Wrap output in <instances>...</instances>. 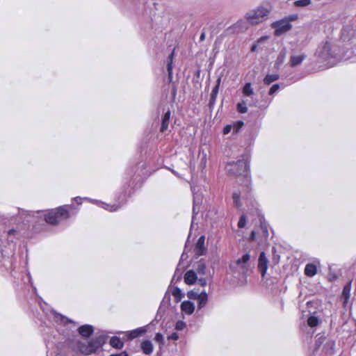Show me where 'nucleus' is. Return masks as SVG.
<instances>
[{
  "mask_svg": "<svg viewBox=\"0 0 356 356\" xmlns=\"http://www.w3.org/2000/svg\"><path fill=\"white\" fill-rule=\"evenodd\" d=\"M106 338L103 335L95 337L90 341H77L76 348L80 353L88 355L95 353L105 343Z\"/></svg>",
  "mask_w": 356,
  "mask_h": 356,
  "instance_id": "f257e3e1",
  "label": "nucleus"
},
{
  "mask_svg": "<svg viewBox=\"0 0 356 356\" xmlns=\"http://www.w3.org/2000/svg\"><path fill=\"white\" fill-rule=\"evenodd\" d=\"M250 254H243L241 257L231 261L229 269L234 274L245 275L251 268Z\"/></svg>",
  "mask_w": 356,
  "mask_h": 356,
  "instance_id": "f03ea898",
  "label": "nucleus"
},
{
  "mask_svg": "<svg viewBox=\"0 0 356 356\" xmlns=\"http://www.w3.org/2000/svg\"><path fill=\"white\" fill-rule=\"evenodd\" d=\"M71 208L72 206L65 205L56 209L50 210L44 215V220L49 224H58L60 221L70 217L69 209Z\"/></svg>",
  "mask_w": 356,
  "mask_h": 356,
  "instance_id": "7ed1b4c3",
  "label": "nucleus"
},
{
  "mask_svg": "<svg viewBox=\"0 0 356 356\" xmlns=\"http://www.w3.org/2000/svg\"><path fill=\"white\" fill-rule=\"evenodd\" d=\"M227 171L234 175L236 176H244L245 177L247 181L248 178V161L245 159L238 160L236 162H230L228 163L226 165Z\"/></svg>",
  "mask_w": 356,
  "mask_h": 356,
  "instance_id": "20e7f679",
  "label": "nucleus"
},
{
  "mask_svg": "<svg viewBox=\"0 0 356 356\" xmlns=\"http://www.w3.org/2000/svg\"><path fill=\"white\" fill-rule=\"evenodd\" d=\"M269 10L264 7H259L247 13L245 19L251 24H257L265 21Z\"/></svg>",
  "mask_w": 356,
  "mask_h": 356,
  "instance_id": "39448f33",
  "label": "nucleus"
},
{
  "mask_svg": "<svg viewBox=\"0 0 356 356\" xmlns=\"http://www.w3.org/2000/svg\"><path fill=\"white\" fill-rule=\"evenodd\" d=\"M335 346L334 341L320 337L316 341V350H321L322 352L332 353Z\"/></svg>",
  "mask_w": 356,
  "mask_h": 356,
  "instance_id": "423d86ee",
  "label": "nucleus"
},
{
  "mask_svg": "<svg viewBox=\"0 0 356 356\" xmlns=\"http://www.w3.org/2000/svg\"><path fill=\"white\" fill-rule=\"evenodd\" d=\"M271 26L275 29V35L277 36L282 35L292 28V25L284 19L273 22Z\"/></svg>",
  "mask_w": 356,
  "mask_h": 356,
  "instance_id": "0eeeda50",
  "label": "nucleus"
},
{
  "mask_svg": "<svg viewBox=\"0 0 356 356\" xmlns=\"http://www.w3.org/2000/svg\"><path fill=\"white\" fill-rule=\"evenodd\" d=\"M188 297L190 298L197 299L199 309L204 307L206 305L208 300V295L204 291H202L200 294L192 291L188 293Z\"/></svg>",
  "mask_w": 356,
  "mask_h": 356,
  "instance_id": "6e6552de",
  "label": "nucleus"
},
{
  "mask_svg": "<svg viewBox=\"0 0 356 356\" xmlns=\"http://www.w3.org/2000/svg\"><path fill=\"white\" fill-rule=\"evenodd\" d=\"M268 261L266 257V254L261 252L258 260V269L260 271L261 276L264 277L268 269Z\"/></svg>",
  "mask_w": 356,
  "mask_h": 356,
  "instance_id": "1a4fd4ad",
  "label": "nucleus"
},
{
  "mask_svg": "<svg viewBox=\"0 0 356 356\" xmlns=\"http://www.w3.org/2000/svg\"><path fill=\"white\" fill-rule=\"evenodd\" d=\"M306 56L304 54H292L290 56L289 65L291 67H295L300 65L305 59Z\"/></svg>",
  "mask_w": 356,
  "mask_h": 356,
  "instance_id": "9d476101",
  "label": "nucleus"
},
{
  "mask_svg": "<svg viewBox=\"0 0 356 356\" xmlns=\"http://www.w3.org/2000/svg\"><path fill=\"white\" fill-rule=\"evenodd\" d=\"M193 191V219L194 218V215L197 214L199 212L200 207L202 204V197L201 194L195 193L194 189Z\"/></svg>",
  "mask_w": 356,
  "mask_h": 356,
  "instance_id": "9b49d317",
  "label": "nucleus"
},
{
  "mask_svg": "<svg viewBox=\"0 0 356 356\" xmlns=\"http://www.w3.org/2000/svg\"><path fill=\"white\" fill-rule=\"evenodd\" d=\"M90 202L95 203L109 211H115L121 207L120 204H108L96 200H89Z\"/></svg>",
  "mask_w": 356,
  "mask_h": 356,
  "instance_id": "f8f14e48",
  "label": "nucleus"
},
{
  "mask_svg": "<svg viewBox=\"0 0 356 356\" xmlns=\"http://www.w3.org/2000/svg\"><path fill=\"white\" fill-rule=\"evenodd\" d=\"M204 241L205 237L204 236H201L195 245V254L197 256H200L204 254L206 252V249L204 248Z\"/></svg>",
  "mask_w": 356,
  "mask_h": 356,
  "instance_id": "ddd939ff",
  "label": "nucleus"
},
{
  "mask_svg": "<svg viewBox=\"0 0 356 356\" xmlns=\"http://www.w3.org/2000/svg\"><path fill=\"white\" fill-rule=\"evenodd\" d=\"M170 115H171V113H170V110H168L164 113V115L162 118V120H161V126L160 128L161 132H164L168 129V125H169V122H170Z\"/></svg>",
  "mask_w": 356,
  "mask_h": 356,
  "instance_id": "4468645a",
  "label": "nucleus"
},
{
  "mask_svg": "<svg viewBox=\"0 0 356 356\" xmlns=\"http://www.w3.org/2000/svg\"><path fill=\"white\" fill-rule=\"evenodd\" d=\"M93 331V327L90 325H84L79 327V333L83 337H89Z\"/></svg>",
  "mask_w": 356,
  "mask_h": 356,
  "instance_id": "2eb2a0df",
  "label": "nucleus"
},
{
  "mask_svg": "<svg viewBox=\"0 0 356 356\" xmlns=\"http://www.w3.org/2000/svg\"><path fill=\"white\" fill-rule=\"evenodd\" d=\"M181 309L182 312L187 314H191L193 313L195 306L193 302L190 301H184L181 305Z\"/></svg>",
  "mask_w": 356,
  "mask_h": 356,
  "instance_id": "dca6fc26",
  "label": "nucleus"
},
{
  "mask_svg": "<svg viewBox=\"0 0 356 356\" xmlns=\"http://www.w3.org/2000/svg\"><path fill=\"white\" fill-rule=\"evenodd\" d=\"M147 332L145 327H138L137 329L133 330L131 332H129L127 333V336L130 339L136 338L143 334H145Z\"/></svg>",
  "mask_w": 356,
  "mask_h": 356,
  "instance_id": "f3484780",
  "label": "nucleus"
},
{
  "mask_svg": "<svg viewBox=\"0 0 356 356\" xmlns=\"http://www.w3.org/2000/svg\"><path fill=\"white\" fill-rule=\"evenodd\" d=\"M197 280V275L193 270H188L184 276V281L187 284H193Z\"/></svg>",
  "mask_w": 356,
  "mask_h": 356,
  "instance_id": "a211bd4d",
  "label": "nucleus"
},
{
  "mask_svg": "<svg viewBox=\"0 0 356 356\" xmlns=\"http://www.w3.org/2000/svg\"><path fill=\"white\" fill-rule=\"evenodd\" d=\"M141 349L144 354L150 355L153 351L152 343L149 340H145L141 343Z\"/></svg>",
  "mask_w": 356,
  "mask_h": 356,
  "instance_id": "6ab92c4d",
  "label": "nucleus"
},
{
  "mask_svg": "<svg viewBox=\"0 0 356 356\" xmlns=\"http://www.w3.org/2000/svg\"><path fill=\"white\" fill-rule=\"evenodd\" d=\"M350 290H351V283L348 282L346 284L342 291V298L343 299V303L346 304L350 298Z\"/></svg>",
  "mask_w": 356,
  "mask_h": 356,
  "instance_id": "aec40b11",
  "label": "nucleus"
},
{
  "mask_svg": "<svg viewBox=\"0 0 356 356\" xmlns=\"http://www.w3.org/2000/svg\"><path fill=\"white\" fill-rule=\"evenodd\" d=\"M316 266L313 264H307L305 268V274L309 277H313L316 274Z\"/></svg>",
  "mask_w": 356,
  "mask_h": 356,
  "instance_id": "412c9836",
  "label": "nucleus"
},
{
  "mask_svg": "<svg viewBox=\"0 0 356 356\" xmlns=\"http://www.w3.org/2000/svg\"><path fill=\"white\" fill-rule=\"evenodd\" d=\"M110 345L113 348L121 349L123 348L124 343L119 337H113L110 339Z\"/></svg>",
  "mask_w": 356,
  "mask_h": 356,
  "instance_id": "4be33fe9",
  "label": "nucleus"
},
{
  "mask_svg": "<svg viewBox=\"0 0 356 356\" xmlns=\"http://www.w3.org/2000/svg\"><path fill=\"white\" fill-rule=\"evenodd\" d=\"M323 51H318V54L320 57L322 58L326 59L328 56H330V46L328 43H325L323 47Z\"/></svg>",
  "mask_w": 356,
  "mask_h": 356,
  "instance_id": "5701e85b",
  "label": "nucleus"
},
{
  "mask_svg": "<svg viewBox=\"0 0 356 356\" xmlns=\"http://www.w3.org/2000/svg\"><path fill=\"white\" fill-rule=\"evenodd\" d=\"M279 79V75L277 74H267L264 79V83L266 85H270L273 81H277Z\"/></svg>",
  "mask_w": 356,
  "mask_h": 356,
  "instance_id": "b1692460",
  "label": "nucleus"
},
{
  "mask_svg": "<svg viewBox=\"0 0 356 356\" xmlns=\"http://www.w3.org/2000/svg\"><path fill=\"white\" fill-rule=\"evenodd\" d=\"M286 49H282L278 56H277V61H276V63L275 65L279 67L280 65H281L285 60V58H286Z\"/></svg>",
  "mask_w": 356,
  "mask_h": 356,
  "instance_id": "393cba45",
  "label": "nucleus"
},
{
  "mask_svg": "<svg viewBox=\"0 0 356 356\" xmlns=\"http://www.w3.org/2000/svg\"><path fill=\"white\" fill-rule=\"evenodd\" d=\"M196 270L199 275H205L206 273V264L202 261L200 260L197 264Z\"/></svg>",
  "mask_w": 356,
  "mask_h": 356,
  "instance_id": "a878e982",
  "label": "nucleus"
},
{
  "mask_svg": "<svg viewBox=\"0 0 356 356\" xmlns=\"http://www.w3.org/2000/svg\"><path fill=\"white\" fill-rule=\"evenodd\" d=\"M243 93L246 96H252L254 93L253 88L250 83H246L243 88Z\"/></svg>",
  "mask_w": 356,
  "mask_h": 356,
  "instance_id": "bb28decb",
  "label": "nucleus"
},
{
  "mask_svg": "<svg viewBox=\"0 0 356 356\" xmlns=\"http://www.w3.org/2000/svg\"><path fill=\"white\" fill-rule=\"evenodd\" d=\"M240 192H234L232 195V198L234 200V204L237 209H240L242 204L240 202Z\"/></svg>",
  "mask_w": 356,
  "mask_h": 356,
  "instance_id": "cd10ccee",
  "label": "nucleus"
},
{
  "mask_svg": "<svg viewBox=\"0 0 356 356\" xmlns=\"http://www.w3.org/2000/svg\"><path fill=\"white\" fill-rule=\"evenodd\" d=\"M172 57H173V52L168 58L167 69H168V75L170 77H171L172 73Z\"/></svg>",
  "mask_w": 356,
  "mask_h": 356,
  "instance_id": "c85d7f7f",
  "label": "nucleus"
},
{
  "mask_svg": "<svg viewBox=\"0 0 356 356\" xmlns=\"http://www.w3.org/2000/svg\"><path fill=\"white\" fill-rule=\"evenodd\" d=\"M318 323V319L316 316H312L307 319V324L312 327L316 326Z\"/></svg>",
  "mask_w": 356,
  "mask_h": 356,
  "instance_id": "c756f323",
  "label": "nucleus"
},
{
  "mask_svg": "<svg viewBox=\"0 0 356 356\" xmlns=\"http://www.w3.org/2000/svg\"><path fill=\"white\" fill-rule=\"evenodd\" d=\"M312 3L311 0H298L295 1L294 4L298 7H305L310 5Z\"/></svg>",
  "mask_w": 356,
  "mask_h": 356,
  "instance_id": "7c9ffc66",
  "label": "nucleus"
},
{
  "mask_svg": "<svg viewBox=\"0 0 356 356\" xmlns=\"http://www.w3.org/2000/svg\"><path fill=\"white\" fill-rule=\"evenodd\" d=\"M154 341L159 343L160 348L164 345V338L161 333H156L154 337Z\"/></svg>",
  "mask_w": 356,
  "mask_h": 356,
  "instance_id": "2f4dec72",
  "label": "nucleus"
},
{
  "mask_svg": "<svg viewBox=\"0 0 356 356\" xmlns=\"http://www.w3.org/2000/svg\"><path fill=\"white\" fill-rule=\"evenodd\" d=\"M237 110L241 113H245L248 112V108L245 106V103L244 102L238 103L237 104Z\"/></svg>",
  "mask_w": 356,
  "mask_h": 356,
  "instance_id": "473e14b6",
  "label": "nucleus"
},
{
  "mask_svg": "<svg viewBox=\"0 0 356 356\" xmlns=\"http://www.w3.org/2000/svg\"><path fill=\"white\" fill-rule=\"evenodd\" d=\"M172 294L175 298H176L179 300H180L181 298H182L181 291L178 287H175L173 289Z\"/></svg>",
  "mask_w": 356,
  "mask_h": 356,
  "instance_id": "72a5a7b5",
  "label": "nucleus"
},
{
  "mask_svg": "<svg viewBox=\"0 0 356 356\" xmlns=\"http://www.w3.org/2000/svg\"><path fill=\"white\" fill-rule=\"evenodd\" d=\"M245 224H246L245 216H241L240 219H239V221L238 222V226L240 228H243V227H244L245 226Z\"/></svg>",
  "mask_w": 356,
  "mask_h": 356,
  "instance_id": "f704fd0d",
  "label": "nucleus"
},
{
  "mask_svg": "<svg viewBox=\"0 0 356 356\" xmlns=\"http://www.w3.org/2000/svg\"><path fill=\"white\" fill-rule=\"evenodd\" d=\"M186 327V323L184 321H179L177 322L175 329L177 330H182Z\"/></svg>",
  "mask_w": 356,
  "mask_h": 356,
  "instance_id": "c9c22d12",
  "label": "nucleus"
},
{
  "mask_svg": "<svg viewBox=\"0 0 356 356\" xmlns=\"http://www.w3.org/2000/svg\"><path fill=\"white\" fill-rule=\"evenodd\" d=\"M298 15L297 14H293L286 17L284 19H286L289 22V23H290L291 22L296 21V19H298Z\"/></svg>",
  "mask_w": 356,
  "mask_h": 356,
  "instance_id": "e433bc0d",
  "label": "nucleus"
},
{
  "mask_svg": "<svg viewBox=\"0 0 356 356\" xmlns=\"http://www.w3.org/2000/svg\"><path fill=\"white\" fill-rule=\"evenodd\" d=\"M280 88V85L279 84H274L273 86H272V87L270 88L269 90V95H273L275 92H276L278 89Z\"/></svg>",
  "mask_w": 356,
  "mask_h": 356,
  "instance_id": "4c0bfd02",
  "label": "nucleus"
},
{
  "mask_svg": "<svg viewBox=\"0 0 356 356\" xmlns=\"http://www.w3.org/2000/svg\"><path fill=\"white\" fill-rule=\"evenodd\" d=\"M220 78H218V80H217V84L216 86V87L213 89L212 90V95H216L217 92H218V88L220 86Z\"/></svg>",
  "mask_w": 356,
  "mask_h": 356,
  "instance_id": "58836bf2",
  "label": "nucleus"
},
{
  "mask_svg": "<svg viewBox=\"0 0 356 356\" xmlns=\"http://www.w3.org/2000/svg\"><path fill=\"white\" fill-rule=\"evenodd\" d=\"M236 26L241 29H247L246 22L244 20H240L237 22Z\"/></svg>",
  "mask_w": 356,
  "mask_h": 356,
  "instance_id": "ea45409f",
  "label": "nucleus"
},
{
  "mask_svg": "<svg viewBox=\"0 0 356 356\" xmlns=\"http://www.w3.org/2000/svg\"><path fill=\"white\" fill-rule=\"evenodd\" d=\"M232 129V126L231 124H227L223 129V131H222L223 134L225 135V134H229L231 131Z\"/></svg>",
  "mask_w": 356,
  "mask_h": 356,
  "instance_id": "a19ab883",
  "label": "nucleus"
},
{
  "mask_svg": "<svg viewBox=\"0 0 356 356\" xmlns=\"http://www.w3.org/2000/svg\"><path fill=\"white\" fill-rule=\"evenodd\" d=\"M179 339V335L176 332H173L171 335L168 337V339L169 340H177Z\"/></svg>",
  "mask_w": 356,
  "mask_h": 356,
  "instance_id": "79ce46f5",
  "label": "nucleus"
},
{
  "mask_svg": "<svg viewBox=\"0 0 356 356\" xmlns=\"http://www.w3.org/2000/svg\"><path fill=\"white\" fill-rule=\"evenodd\" d=\"M268 39V36H263V37H261L258 40H257V44H259L264 42H265L266 40H267Z\"/></svg>",
  "mask_w": 356,
  "mask_h": 356,
  "instance_id": "37998d69",
  "label": "nucleus"
},
{
  "mask_svg": "<svg viewBox=\"0 0 356 356\" xmlns=\"http://www.w3.org/2000/svg\"><path fill=\"white\" fill-rule=\"evenodd\" d=\"M243 125V122H239L237 125H235L234 127V129H235V131L237 132L240 129V128Z\"/></svg>",
  "mask_w": 356,
  "mask_h": 356,
  "instance_id": "c03bdc74",
  "label": "nucleus"
},
{
  "mask_svg": "<svg viewBox=\"0 0 356 356\" xmlns=\"http://www.w3.org/2000/svg\"><path fill=\"white\" fill-rule=\"evenodd\" d=\"M198 282L201 286H205L207 284V280L206 278H200Z\"/></svg>",
  "mask_w": 356,
  "mask_h": 356,
  "instance_id": "a18cd8bd",
  "label": "nucleus"
},
{
  "mask_svg": "<svg viewBox=\"0 0 356 356\" xmlns=\"http://www.w3.org/2000/svg\"><path fill=\"white\" fill-rule=\"evenodd\" d=\"M110 356H128L127 353L126 352H122L119 354H116V355H110Z\"/></svg>",
  "mask_w": 356,
  "mask_h": 356,
  "instance_id": "49530a36",
  "label": "nucleus"
},
{
  "mask_svg": "<svg viewBox=\"0 0 356 356\" xmlns=\"http://www.w3.org/2000/svg\"><path fill=\"white\" fill-rule=\"evenodd\" d=\"M206 34L204 32H202L200 35V41H203L205 39Z\"/></svg>",
  "mask_w": 356,
  "mask_h": 356,
  "instance_id": "de8ad7c7",
  "label": "nucleus"
},
{
  "mask_svg": "<svg viewBox=\"0 0 356 356\" xmlns=\"http://www.w3.org/2000/svg\"><path fill=\"white\" fill-rule=\"evenodd\" d=\"M255 236H256L255 232H254V231H252V232H251V234H250V239H251V240H254V238H255Z\"/></svg>",
  "mask_w": 356,
  "mask_h": 356,
  "instance_id": "09e8293b",
  "label": "nucleus"
},
{
  "mask_svg": "<svg viewBox=\"0 0 356 356\" xmlns=\"http://www.w3.org/2000/svg\"><path fill=\"white\" fill-rule=\"evenodd\" d=\"M258 45H259V44H257H257H254V45H252V48H251L252 51H256V49H257V46H258Z\"/></svg>",
  "mask_w": 356,
  "mask_h": 356,
  "instance_id": "8fccbe9b",
  "label": "nucleus"
},
{
  "mask_svg": "<svg viewBox=\"0 0 356 356\" xmlns=\"http://www.w3.org/2000/svg\"><path fill=\"white\" fill-rule=\"evenodd\" d=\"M15 232V229H10V230L8 231V234H9V235H11V234H13Z\"/></svg>",
  "mask_w": 356,
  "mask_h": 356,
  "instance_id": "3c124183",
  "label": "nucleus"
},
{
  "mask_svg": "<svg viewBox=\"0 0 356 356\" xmlns=\"http://www.w3.org/2000/svg\"><path fill=\"white\" fill-rule=\"evenodd\" d=\"M175 277H176V273L174 275V276L172 277V282L175 280Z\"/></svg>",
  "mask_w": 356,
  "mask_h": 356,
  "instance_id": "603ef678",
  "label": "nucleus"
},
{
  "mask_svg": "<svg viewBox=\"0 0 356 356\" xmlns=\"http://www.w3.org/2000/svg\"><path fill=\"white\" fill-rule=\"evenodd\" d=\"M180 278H181L180 276H178L177 280H179Z\"/></svg>",
  "mask_w": 356,
  "mask_h": 356,
  "instance_id": "864d4df0",
  "label": "nucleus"
},
{
  "mask_svg": "<svg viewBox=\"0 0 356 356\" xmlns=\"http://www.w3.org/2000/svg\"><path fill=\"white\" fill-rule=\"evenodd\" d=\"M62 319L65 320V317H62ZM66 321H68V320L66 319Z\"/></svg>",
  "mask_w": 356,
  "mask_h": 356,
  "instance_id": "5fc2aeb1",
  "label": "nucleus"
}]
</instances>
